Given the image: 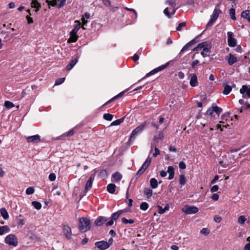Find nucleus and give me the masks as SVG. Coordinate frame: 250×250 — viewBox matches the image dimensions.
Wrapping results in <instances>:
<instances>
[{"mask_svg":"<svg viewBox=\"0 0 250 250\" xmlns=\"http://www.w3.org/2000/svg\"><path fill=\"white\" fill-rule=\"evenodd\" d=\"M94 178H95V174H93L89 177V178L88 179V180L87 181V182L85 184V191H87L91 188L92 186V183L94 180Z\"/></svg>","mask_w":250,"mask_h":250,"instance_id":"17","label":"nucleus"},{"mask_svg":"<svg viewBox=\"0 0 250 250\" xmlns=\"http://www.w3.org/2000/svg\"><path fill=\"white\" fill-rule=\"evenodd\" d=\"M31 5L32 7L36 8V12L39 10L41 6V4L36 0H33L31 2Z\"/></svg>","mask_w":250,"mask_h":250,"instance_id":"33","label":"nucleus"},{"mask_svg":"<svg viewBox=\"0 0 250 250\" xmlns=\"http://www.w3.org/2000/svg\"><path fill=\"white\" fill-rule=\"evenodd\" d=\"M159 208V211L158 212L160 214H163L167 210H168L169 209V205L168 204H167L164 208H162V207L160 206H158Z\"/></svg>","mask_w":250,"mask_h":250,"instance_id":"36","label":"nucleus"},{"mask_svg":"<svg viewBox=\"0 0 250 250\" xmlns=\"http://www.w3.org/2000/svg\"><path fill=\"white\" fill-rule=\"evenodd\" d=\"M48 4L52 6H57L60 8L63 6L65 3L66 0H52L46 1Z\"/></svg>","mask_w":250,"mask_h":250,"instance_id":"7","label":"nucleus"},{"mask_svg":"<svg viewBox=\"0 0 250 250\" xmlns=\"http://www.w3.org/2000/svg\"><path fill=\"white\" fill-rule=\"evenodd\" d=\"M65 80V78H61L57 79L55 83V85H58L62 83Z\"/></svg>","mask_w":250,"mask_h":250,"instance_id":"47","label":"nucleus"},{"mask_svg":"<svg viewBox=\"0 0 250 250\" xmlns=\"http://www.w3.org/2000/svg\"><path fill=\"white\" fill-rule=\"evenodd\" d=\"M75 22L77 23L75 25L74 28L71 30L70 33V38L68 39V42H75L78 39V36L77 35V33L81 27L80 22L78 21H76Z\"/></svg>","mask_w":250,"mask_h":250,"instance_id":"2","label":"nucleus"},{"mask_svg":"<svg viewBox=\"0 0 250 250\" xmlns=\"http://www.w3.org/2000/svg\"><path fill=\"white\" fill-rule=\"evenodd\" d=\"M219 189V187L217 185H214L211 187L210 188V191L211 192H214L217 191Z\"/></svg>","mask_w":250,"mask_h":250,"instance_id":"56","label":"nucleus"},{"mask_svg":"<svg viewBox=\"0 0 250 250\" xmlns=\"http://www.w3.org/2000/svg\"><path fill=\"white\" fill-rule=\"evenodd\" d=\"M154 148L155 152L152 154L153 157H156L160 154V150L154 144H151L150 152H152L153 149Z\"/></svg>","mask_w":250,"mask_h":250,"instance_id":"21","label":"nucleus"},{"mask_svg":"<svg viewBox=\"0 0 250 250\" xmlns=\"http://www.w3.org/2000/svg\"><path fill=\"white\" fill-rule=\"evenodd\" d=\"M229 14L230 17L232 20H236L235 10L234 8H231L229 10Z\"/></svg>","mask_w":250,"mask_h":250,"instance_id":"37","label":"nucleus"},{"mask_svg":"<svg viewBox=\"0 0 250 250\" xmlns=\"http://www.w3.org/2000/svg\"><path fill=\"white\" fill-rule=\"evenodd\" d=\"M198 208L194 206L186 205L182 208V211L186 214H195L198 212Z\"/></svg>","mask_w":250,"mask_h":250,"instance_id":"4","label":"nucleus"},{"mask_svg":"<svg viewBox=\"0 0 250 250\" xmlns=\"http://www.w3.org/2000/svg\"><path fill=\"white\" fill-rule=\"evenodd\" d=\"M146 126V123L143 124L139 126H138L135 129H134L132 132H131L130 140L135 138V135L138 133H140L142 131Z\"/></svg>","mask_w":250,"mask_h":250,"instance_id":"11","label":"nucleus"},{"mask_svg":"<svg viewBox=\"0 0 250 250\" xmlns=\"http://www.w3.org/2000/svg\"><path fill=\"white\" fill-rule=\"evenodd\" d=\"M91 228L90 221L87 217H81L79 219V229L81 232H85Z\"/></svg>","mask_w":250,"mask_h":250,"instance_id":"1","label":"nucleus"},{"mask_svg":"<svg viewBox=\"0 0 250 250\" xmlns=\"http://www.w3.org/2000/svg\"><path fill=\"white\" fill-rule=\"evenodd\" d=\"M6 244L14 247L17 246L18 244V239L16 235L10 234L6 236L4 239Z\"/></svg>","mask_w":250,"mask_h":250,"instance_id":"3","label":"nucleus"},{"mask_svg":"<svg viewBox=\"0 0 250 250\" xmlns=\"http://www.w3.org/2000/svg\"><path fill=\"white\" fill-rule=\"evenodd\" d=\"M152 190L149 188H146L144 190V193L146 195L148 198L151 197L152 195Z\"/></svg>","mask_w":250,"mask_h":250,"instance_id":"40","label":"nucleus"},{"mask_svg":"<svg viewBox=\"0 0 250 250\" xmlns=\"http://www.w3.org/2000/svg\"><path fill=\"white\" fill-rule=\"evenodd\" d=\"M207 114L211 117L215 116V115L211 107L207 110Z\"/></svg>","mask_w":250,"mask_h":250,"instance_id":"49","label":"nucleus"},{"mask_svg":"<svg viewBox=\"0 0 250 250\" xmlns=\"http://www.w3.org/2000/svg\"><path fill=\"white\" fill-rule=\"evenodd\" d=\"M112 177L113 179L112 181L119 182L122 179V175L119 172H116L112 174Z\"/></svg>","mask_w":250,"mask_h":250,"instance_id":"22","label":"nucleus"},{"mask_svg":"<svg viewBox=\"0 0 250 250\" xmlns=\"http://www.w3.org/2000/svg\"><path fill=\"white\" fill-rule=\"evenodd\" d=\"M199 61L198 60H196L194 61L191 64V65L192 67H194L195 65L199 64Z\"/></svg>","mask_w":250,"mask_h":250,"instance_id":"64","label":"nucleus"},{"mask_svg":"<svg viewBox=\"0 0 250 250\" xmlns=\"http://www.w3.org/2000/svg\"><path fill=\"white\" fill-rule=\"evenodd\" d=\"M169 62H167L166 64L162 65L161 66H160L158 67L157 68L154 69L153 70H152L149 73H147L146 74V76L144 77L143 79H144L146 77H147L151 75H153L159 71L164 70L169 65Z\"/></svg>","mask_w":250,"mask_h":250,"instance_id":"8","label":"nucleus"},{"mask_svg":"<svg viewBox=\"0 0 250 250\" xmlns=\"http://www.w3.org/2000/svg\"><path fill=\"white\" fill-rule=\"evenodd\" d=\"M26 140L28 143L33 144L38 143L41 141V136L39 135H35L26 137Z\"/></svg>","mask_w":250,"mask_h":250,"instance_id":"13","label":"nucleus"},{"mask_svg":"<svg viewBox=\"0 0 250 250\" xmlns=\"http://www.w3.org/2000/svg\"><path fill=\"white\" fill-rule=\"evenodd\" d=\"M211 199L214 201H217L219 199V195L216 193H214L211 197Z\"/></svg>","mask_w":250,"mask_h":250,"instance_id":"59","label":"nucleus"},{"mask_svg":"<svg viewBox=\"0 0 250 250\" xmlns=\"http://www.w3.org/2000/svg\"><path fill=\"white\" fill-rule=\"evenodd\" d=\"M240 92L243 95V97H248L250 98V86L243 85L240 90Z\"/></svg>","mask_w":250,"mask_h":250,"instance_id":"10","label":"nucleus"},{"mask_svg":"<svg viewBox=\"0 0 250 250\" xmlns=\"http://www.w3.org/2000/svg\"><path fill=\"white\" fill-rule=\"evenodd\" d=\"M167 173L169 174L168 178V179L169 180H171L174 178V168L172 166H169L167 167Z\"/></svg>","mask_w":250,"mask_h":250,"instance_id":"20","label":"nucleus"},{"mask_svg":"<svg viewBox=\"0 0 250 250\" xmlns=\"http://www.w3.org/2000/svg\"><path fill=\"white\" fill-rule=\"evenodd\" d=\"M208 45V42H204L201 43H200L198 44V45L193 48V51H199V50H201L203 48V49L204 48V47H207Z\"/></svg>","mask_w":250,"mask_h":250,"instance_id":"23","label":"nucleus"},{"mask_svg":"<svg viewBox=\"0 0 250 250\" xmlns=\"http://www.w3.org/2000/svg\"><path fill=\"white\" fill-rule=\"evenodd\" d=\"M246 221V218L243 215H241L240 217H239L238 219V222L240 224H244Z\"/></svg>","mask_w":250,"mask_h":250,"instance_id":"45","label":"nucleus"},{"mask_svg":"<svg viewBox=\"0 0 250 250\" xmlns=\"http://www.w3.org/2000/svg\"><path fill=\"white\" fill-rule=\"evenodd\" d=\"M124 212L123 210H119L116 212L113 213L112 215L111 218L113 220H117L119 216Z\"/></svg>","mask_w":250,"mask_h":250,"instance_id":"26","label":"nucleus"},{"mask_svg":"<svg viewBox=\"0 0 250 250\" xmlns=\"http://www.w3.org/2000/svg\"><path fill=\"white\" fill-rule=\"evenodd\" d=\"M77 62H78L77 59L72 60L70 61V63L67 65V66L66 67V70L68 71H70V70H71L72 69V68L75 66V65L77 63Z\"/></svg>","mask_w":250,"mask_h":250,"instance_id":"25","label":"nucleus"},{"mask_svg":"<svg viewBox=\"0 0 250 250\" xmlns=\"http://www.w3.org/2000/svg\"><path fill=\"white\" fill-rule=\"evenodd\" d=\"M107 221V218L104 216H99L95 221V224L97 226H101Z\"/></svg>","mask_w":250,"mask_h":250,"instance_id":"16","label":"nucleus"},{"mask_svg":"<svg viewBox=\"0 0 250 250\" xmlns=\"http://www.w3.org/2000/svg\"><path fill=\"white\" fill-rule=\"evenodd\" d=\"M164 13L168 18H171V15L168 11V8H166L164 10Z\"/></svg>","mask_w":250,"mask_h":250,"instance_id":"52","label":"nucleus"},{"mask_svg":"<svg viewBox=\"0 0 250 250\" xmlns=\"http://www.w3.org/2000/svg\"><path fill=\"white\" fill-rule=\"evenodd\" d=\"M150 185L152 188H156L158 187L157 180L154 178H151L150 180Z\"/></svg>","mask_w":250,"mask_h":250,"instance_id":"34","label":"nucleus"},{"mask_svg":"<svg viewBox=\"0 0 250 250\" xmlns=\"http://www.w3.org/2000/svg\"><path fill=\"white\" fill-rule=\"evenodd\" d=\"M209 52L210 49L207 47H204V48L203 49V51L201 52V54L203 57L205 58L208 56Z\"/></svg>","mask_w":250,"mask_h":250,"instance_id":"32","label":"nucleus"},{"mask_svg":"<svg viewBox=\"0 0 250 250\" xmlns=\"http://www.w3.org/2000/svg\"><path fill=\"white\" fill-rule=\"evenodd\" d=\"M31 204L33 206L34 208L38 210L42 208V204L39 202L33 201Z\"/></svg>","mask_w":250,"mask_h":250,"instance_id":"39","label":"nucleus"},{"mask_svg":"<svg viewBox=\"0 0 250 250\" xmlns=\"http://www.w3.org/2000/svg\"><path fill=\"white\" fill-rule=\"evenodd\" d=\"M189 77H191L189 82L190 85L192 87L197 86L198 82L196 75L190 74Z\"/></svg>","mask_w":250,"mask_h":250,"instance_id":"18","label":"nucleus"},{"mask_svg":"<svg viewBox=\"0 0 250 250\" xmlns=\"http://www.w3.org/2000/svg\"><path fill=\"white\" fill-rule=\"evenodd\" d=\"M160 176L162 177H165L167 175V172L164 170H161L160 173Z\"/></svg>","mask_w":250,"mask_h":250,"instance_id":"63","label":"nucleus"},{"mask_svg":"<svg viewBox=\"0 0 250 250\" xmlns=\"http://www.w3.org/2000/svg\"><path fill=\"white\" fill-rule=\"evenodd\" d=\"M10 231V229L7 226H0V235H3Z\"/></svg>","mask_w":250,"mask_h":250,"instance_id":"24","label":"nucleus"},{"mask_svg":"<svg viewBox=\"0 0 250 250\" xmlns=\"http://www.w3.org/2000/svg\"><path fill=\"white\" fill-rule=\"evenodd\" d=\"M26 19L27 21V22L28 24H31L33 22V20L32 18H31L29 16H26Z\"/></svg>","mask_w":250,"mask_h":250,"instance_id":"60","label":"nucleus"},{"mask_svg":"<svg viewBox=\"0 0 250 250\" xmlns=\"http://www.w3.org/2000/svg\"><path fill=\"white\" fill-rule=\"evenodd\" d=\"M186 178L184 175H181L179 178V183L182 185H184L186 184Z\"/></svg>","mask_w":250,"mask_h":250,"instance_id":"46","label":"nucleus"},{"mask_svg":"<svg viewBox=\"0 0 250 250\" xmlns=\"http://www.w3.org/2000/svg\"><path fill=\"white\" fill-rule=\"evenodd\" d=\"M223 86L224 87V89L223 91V93L224 95L229 94L231 92V91L232 90L231 86L228 84H224Z\"/></svg>","mask_w":250,"mask_h":250,"instance_id":"29","label":"nucleus"},{"mask_svg":"<svg viewBox=\"0 0 250 250\" xmlns=\"http://www.w3.org/2000/svg\"><path fill=\"white\" fill-rule=\"evenodd\" d=\"M34 192V189L32 187H29L26 189V193L30 195Z\"/></svg>","mask_w":250,"mask_h":250,"instance_id":"48","label":"nucleus"},{"mask_svg":"<svg viewBox=\"0 0 250 250\" xmlns=\"http://www.w3.org/2000/svg\"><path fill=\"white\" fill-rule=\"evenodd\" d=\"M140 209L143 210H146L148 208V205L146 202H142L140 205Z\"/></svg>","mask_w":250,"mask_h":250,"instance_id":"41","label":"nucleus"},{"mask_svg":"<svg viewBox=\"0 0 250 250\" xmlns=\"http://www.w3.org/2000/svg\"><path fill=\"white\" fill-rule=\"evenodd\" d=\"M4 106L8 109H10L14 106L13 103L10 101H6L4 103Z\"/></svg>","mask_w":250,"mask_h":250,"instance_id":"43","label":"nucleus"},{"mask_svg":"<svg viewBox=\"0 0 250 250\" xmlns=\"http://www.w3.org/2000/svg\"><path fill=\"white\" fill-rule=\"evenodd\" d=\"M214 220L216 223H220L222 220V218L220 216L218 215H215L214 217Z\"/></svg>","mask_w":250,"mask_h":250,"instance_id":"55","label":"nucleus"},{"mask_svg":"<svg viewBox=\"0 0 250 250\" xmlns=\"http://www.w3.org/2000/svg\"><path fill=\"white\" fill-rule=\"evenodd\" d=\"M211 107L215 114L219 115L222 111V109L216 105H212Z\"/></svg>","mask_w":250,"mask_h":250,"instance_id":"35","label":"nucleus"},{"mask_svg":"<svg viewBox=\"0 0 250 250\" xmlns=\"http://www.w3.org/2000/svg\"><path fill=\"white\" fill-rule=\"evenodd\" d=\"M186 26V23L185 22H181L179 24L178 26L176 27V30L177 31H180L182 27H185Z\"/></svg>","mask_w":250,"mask_h":250,"instance_id":"51","label":"nucleus"},{"mask_svg":"<svg viewBox=\"0 0 250 250\" xmlns=\"http://www.w3.org/2000/svg\"><path fill=\"white\" fill-rule=\"evenodd\" d=\"M63 232L67 239H70L71 238V229L67 225H63Z\"/></svg>","mask_w":250,"mask_h":250,"instance_id":"15","label":"nucleus"},{"mask_svg":"<svg viewBox=\"0 0 250 250\" xmlns=\"http://www.w3.org/2000/svg\"><path fill=\"white\" fill-rule=\"evenodd\" d=\"M242 17L246 19L249 22H250V10H246L242 12L241 14Z\"/></svg>","mask_w":250,"mask_h":250,"instance_id":"31","label":"nucleus"},{"mask_svg":"<svg viewBox=\"0 0 250 250\" xmlns=\"http://www.w3.org/2000/svg\"><path fill=\"white\" fill-rule=\"evenodd\" d=\"M200 232L205 235H207L209 233L210 231L207 228H203L201 229Z\"/></svg>","mask_w":250,"mask_h":250,"instance_id":"50","label":"nucleus"},{"mask_svg":"<svg viewBox=\"0 0 250 250\" xmlns=\"http://www.w3.org/2000/svg\"><path fill=\"white\" fill-rule=\"evenodd\" d=\"M0 213L4 219L6 220L9 218V214L5 208H0Z\"/></svg>","mask_w":250,"mask_h":250,"instance_id":"27","label":"nucleus"},{"mask_svg":"<svg viewBox=\"0 0 250 250\" xmlns=\"http://www.w3.org/2000/svg\"><path fill=\"white\" fill-rule=\"evenodd\" d=\"M116 186L114 184H109L107 186V190L110 193H114L115 191Z\"/></svg>","mask_w":250,"mask_h":250,"instance_id":"28","label":"nucleus"},{"mask_svg":"<svg viewBox=\"0 0 250 250\" xmlns=\"http://www.w3.org/2000/svg\"><path fill=\"white\" fill-rule=\"evenodd\" d=\"M103 117L107 121H111L113 118V116L109 113L104 114Z\"/></svg>","mask_w":250,"mask_h":250,"instance_id":"42","label":"nucleus"},{"mask_svg":"<svg viewBox=\"0 0 250 250\" xmlns=\"http://www.w3.org/2000/svg\"><path fill=\"white\" fill-rule=\"evenodd\" d=\"M227 35L229 45L230 47L235 46L236 45V40L233 37V33L231 32H228Z\"/></svg>","mask_w":250,"mask_h":250,"instance_id":"12","label":"nucleus"},{"mask_svg":"<svg viewBox=\"0 0 250 250\" xmlns=\"http://www.w3.org/2000/svg\"><path fill=\"white\" fill-rule=\"evenodd\" d=\"M221 12V10H217L216 9L214 10L213 14L210 16V20L206 25L207 28H208L212 25V24L217 19L219 16V13Z\"/></svg>","mask_w":250,"mask_h":250,"instance_id":"6","label":"nucleus"},{"mask_svg":"<svg viewBox=\"0 0 250 250\" xmlns=\"http://www.w3.org/2000/svg\"><path fill=\"white\" fill-rule=\"evenodd\" d=\"M125 117L121 118L119 119L113 121L111 124V125H118L124 122Z\"/></svg>","mask_w":250,"mask_h":250,"instance_id":"38","label":"nucleus"},{"mask_svg":"<svg viewBox=\"0 0 250 250\" xmlns=\"http://www.w3.org/2000/svg\"><path fill=\"white\" fill-rule=\"evenodd\" d=\"M179 167H180V168L184 169L186 168V166L184 162H180L179 164Z\"/></svg>","mask_w":250,"mask_h":250,"instance_id":"58","label":"nucleus"},{"mask_svg":"<svg viewBox=\"0 0 250 250\" xmlns=\"http://www.w3.org/2000/svg\"><path fill=\"white\" fill-rule=\"evenodd\" d=\"M178 77L181 79H183L185 77V74L182 71H180L178 72Z\"/></svg>","mask_w":250,"mask_h":250,"instance_id":"62","label":"nucleus"},{"mask_svg":"<svg viewBox=\"0 0 250 250\" xmlns=\"http://www.w3.org/2000/svg\"><path fill=\"white\" fill-rule=\"evenodd\" d=\"M151 162V158L150 157V155H149L141 168L138 171L137 175H142L150 165Z\"/></svg>","mask_w":250,"mask_h":250,"instance_id":"5","label":"nucleus"},{"mask_svg":"<svg viewBox=\"0 0 250 250\" xmlns=\"http://www.w3.org/2000/svg\"><path fill=\"white\" fill-rule=\"evenodd\" d=\"M200 36V35H199L198 36H197L196 38H195L194 39H193V40H192L191 41H190L189 42H188V43H187L183 48L182 49H181V50L180 51V53H179V54L181 55L185 51H186V50L188 49V48L191 46V45H192L193 44H195V43H196L197 42H198L199 41L198 40V38H199V37Z\"/></svg>","mask_w":250,"mask_h":250,"instance_id":"9","label":"nucleus"},{"mask_svg":"<svg viewBox=\"0 0 250 250\" xmlns=\"http://www.w3.org/2000/svg\"><path fill=\"white\" fill-rule=\"evenodd\" d=\"M228 64L229 65H232L238 61L237 58L233 54H229L228 56Z\"/></svg>","mask_w":250,"mask_h":250,"instance_id":"19","label":"nucleus"},{"mask_svg":"<svg viewBox=\"0 0 250 250\" xmlns=\"http://www.w3.org/2000/svg\"><path fill=\"white\" fill-rule=\"evenodd\" d=\"M49 179L50 181H54L56 179V175L53 173H51L49 175Z\"/></svg>","mask_w":250,"mask_h":250,"instance_id":"53","label":"nucleus"},{"mask_svg":"<svg viewBox=\"0 0 250 250\" xmlns=\"http://www.w3.org/2000/svg\"><path fill=\"white\" fill-rule=\"evenodd\" d=\"M95 245L97 248L100 249V250H105L109 248V245H108L107 242L105 241L96 242L95 243Z\"/></svg>","mask_w":250,"mask_h":250,"instance_id":"14","label":"nucleus"},{"mask_svg":"<svg viewBox=\"0 0 250 250\" xmlns=\"http://www.w3.org/2000/svg\"><path fill=\"white\" fill-rule=\"evenodd\" d=\"M126 91V90H125V91H122V92H120L119 94H118L116 96H114V97L111 98L110 100L108 101L106 103H105L104 105L107 104H108L111 103V102L114 101L115 100H116V99H118V98H119L120 97H121L122 96H123V95L124 94V93H125V92Z\"/></svg>","mask_w":250,"mask_h":250,"instance_id":"30","label":"nucleus"},{"mask_svg":"<svg viewBox=\"0 0 250 250\" xmlns=\"http://www.w3.org/2000/svg\"><path fill=\"white\" fill-rule=\"evenodd\" d=\"M122 222L123 223L126 224L127 223L132 224L134 222V221L131 219H127L126 218L123 217L122 219Z\"/></svg>","mask_w":250,"mask_h":250,"instance_id":"44","label":"nucleus"},{"mask_svg":"<svg viewBox=\"0 0 250 250\" xmlns=\"http://www.w3.org/2000/svg\"><path fill=\"white\" fill-rule=\"evenodd\" d=\"M74 133V130L73 129L69 130L68 132L65 133L64 135L67 137L72 136Z\"/></svg>","mask_w":250,"mask_h":250,"instance_id":"54","label":"nucleus"},{"mask_svg":"<svg viewBox=\"0 0 250 250\" xmlns=\"http://www.w3.org/2000/svg\"><path fill=\"white\" fill-rule=\"evenodd\" d=\"M107 172L105 169L102 170L100 172V175L101 176L104 177L106 175Z\"/></svg>","mask_w":250,"mask_h":250,"instance_id":"61","label":"nucleus"},{"mask_svg":"<svg viewBox=\"0 0 250 250\" xmlns=\"http://www.w3.org/2000/svg\"><path fill=\"white\" fill-rule=\"evenodd\" d=\"M166 3L168 4L169 5H170L171 6L173 7H174L176 6V3L175 2H173L172 1H171V0H167L166 1Z\"/></svg>","mask_w":250,"mask_h":250,"instance_id":"57","label":"nucleus"}]
</instances>
